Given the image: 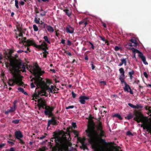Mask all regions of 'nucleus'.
<instances>
[{
    "label": "nucleus",
    "mask_w": 151,
    "mask_h": 151,
    "mask_svg": "<svg viewBox=\"0 0 151 151\" xmlns=\"http://www.w3.org/2000/svg\"><path fill=\"white\" fill-rule=\"evenodd\" d=\"M96 128L97 130H95L93 126L89 125L86 130L87 136L88 138V140L93 149L97 148L98 142L103 147H106L108 144L105 139L102 138L104 137H106V136L105 132L103 129L101 122L99 121Z\"/></svg>",
    "instance_id": "f257e3e1"
},
{
    "label": "nucleus",
    "mask_w": 151,
    "mask_h": 151,
    "mask_svg": "<svg viewBox=\"0 0 151 151\" xmlns=\"http://www.w3.org/2000/svg\"><path fill=\"white\" fill-rule=\"evenodd\" d=\"M36 68H34L32 71H30L31 73H33L35 76V77L33 78L31 80V81H32L33 80L34 81V82H32L31 83V88H33L35 87V85L37 87H40V84L41 83H44L45 85L49 87V85L47 84H49L51 83V81L47 79H46V82H45L40 79V76L44 73L45 72L44 71H42L38 65H36Z\"/></svg>",
    "instance_id": "f03ea898"
},
{
    "label": "nucleus",
    "mask_w": 151,
    "mask_h": 151,
    "mask_svg": "<svg viewBox=\"0 0 151 151\" xmlns=\"http://www.w3.org/2000/svg\"><path fill=\"white\" fill-rule=\"evenodd\" d=\"M54 88V86L51 85L50 87L45 85L44 83H41L40 84V87H37L35 90V92L32 96L33 99H38L40 96H44L47 97L48 94L46 92L47 91L50 93H53L52 90Z\"/></svg>",
    "instance_id": "7ed1b4c3"
},
{
    "label": "nucleus",
    "mask_w": 151,
    "mask_h": 151,
    "mask_svg": "<svg viewBox=\"0 0 151 151\" xmlns=\"http://www.w3.org/2000/svg\"><path fill=\"white\" fill-rule=\"evenodd\" d=\"M135 117L134 120L137 123L141 122L142 124L141 127L144 129H146L147 131L151 134V123L149 121L148 118L144 116L142 113L139 111H136L135 113Z\"/></svg>",
    "instance_id": "20e7f679"
},
{
    "label": "nucleus",
    "mask_w": 151,
    "mask_h": 151,
    "mask_svg": "<svg viewBox=\"0 0 151 151\" xmlns=\"http://www.w3.org/2000/svg\"><path fill=\"white\" fill-rule=\"evenodd\" d=\"M53 137L51 139L50 143L51 148L55 147L59 148L65 145L68 141L66 137L62 138L60 137L56 132H53Z\"/></svg>",
    "instance_id": "39448f33"
},
{
    "label": "nucleus",
    "mask_w": 151,
    "mask_h": 151,
    "mask_svg": "<svg viewBox=\"0 0 151 151\" xmlns=\"http://www.w3.org/2000/svg\"><path fill=\"white\" fill-rule=\"evenodd\" d=\"M37 106L40 109V108L45 109L44 113L45 115L47 116L51 111H52L55 108L53 107H50L47 105L46 102L45 100L40 98L38 99Z\"/></svg>",
    "instance_id": "423d86ee"
},
{
    "label": "nucleus",
    "mask_w": 151,
    "mask_h": 151,
    "mask_svg": "<svg viewBox=\"0 0 151 151\" xmlns=\"http://www.w3.org/2000/svg\"><path fill=\"white\" fill-rule=\"evenodd\" d=\"M13 63L15 65L14 66L13 64L11 63V65L12 66V69L11 70L10 72L11 73L14 75L19 72L20 69L23 72H26L25 66L23 64L18 62V60L16 62L15 60H14Z\"/></svg>",
    "instance_id": "0eeeda50"
},
{
    "label": "nucleus",
    "mask_w": 151,
    "mask_h": 151,
    "mask_svg": "<svg viewBox=\"0 0 151 151\" xmlns=\"http://www.w3.org/2000/svg\"><path fill=\"white\" fill-rule=\"evenodd\" d=\"M8 83L9 86H14L15 84H17L19 86H23V83L22 81V79L19 77L14 76V78L10 79L8 81Z\"/></svg>",
    "instance_id": "6e6552de"
},
{
    "label": "nucleus",
    "mask_w": 151,
    "mask_h": 151,
    "mask_svg": "<svg viewBox=\"0 0 151 151\" xmlns=\"http://www.w3.org/2000/svg\"><path fill=\"white\" fill-rule=\"evenodd\" d=\"M6 55H7V57L8 58L9 60L10 63L8 62H5V65H6V68L10 72L11 71V70L12 69V66H11V63L14 65V66L15 65V64H14L13 62V60H15L16 62L17 61V60L16 59H12V55H8L7 53H6Z\"/></svg>",
    "instance_id": "1a4fd4ad"
},
{
    "label": "nucleus",
    "mask_w": 151,
    "mask_h": 151,
    "mask_svg": "<svg viewBox=\"0 0 151 151\" xmlns=\"http://www.w3.org/2000/svg\"><path fill=\"white\" fill-rule=\"evenodd\" d=\"M27 42L28 43H30L29 45H32L38 49L42 50L43 51L42 52V53H47V54H49L48 52L47 51V50H48V49H47L46 48L42 47H41V45H37L35 43H34V42L33 41H30V40H29Z\"/></svg>",
    "instance_id": "9d476101"
},
{
    "label": "nucleus",
    "mask_w": 151,
    "mask_h": 151,
    "mask_svg": "<svg viewBox=\"0 0 151 151\" xmlns=\"http://www.w3.org/2000/svg\"><path fill=\"white\" fill-rule=\"evenodd\" d=\"M89 99V97L85 96H81L79 97V101L81 104H84L86 103L85 100H88Z\"/></svg>",
    "instance_id": "9b49d317"
},
{
    "label": "nucleus",
    "mask_w": 151,
    "mask_h": 151,
    "mask_svg": "<svg viewBox=\"0 0 151 151\" xmlns=\"http://www.w3.org/2000/svg\"><path fill=\"white\" fill-rule=\"evenodd\" d=\"M15 135L17 139H20L23 137L22 133L20 131H16L15 132Z\"/></svg>",
    "instance_id": "f8f14e48"
},
{
    "label": "nucleus",
    "mask_w": 151,
    "mask_h": 151,
    "mask_svg": "<svg viewBox=\"0 0 151 151\" xmlns=\"http://www.w3.org/2000/svg\"><path fill=\"white\" fill-rule=\"evenodd\" d=\"M26 39H27L26 37H23L21 39V42L23 43H26V44H27V46H31L29 45V44H30V43L29 44L27 42L29 40L30 41H33L34 42V43H35L34 40L33 39H28L27 40Z\"/></svg>",
    "instance_id": "ddd939ff"
},
{
    "label": "nucleus",
    "mask_w": 151,
    "mask_h": 151,
    "mask_svg": "<svg viewBox=\"0 0 151 151\" xmlns=\"http://www.w3.org/2000/svg\"><path fill=\"white\" fill-rule=\"evenodd\" d=\"M138 56L145 64V65H148V63L146 61L145 57L143 55L142 53H141L140 54H139Z\"/></svg>",
    "instance_id": "4468645a"
},
{
    "label": "nucleus",
    "mask_w": 151,
    "mask_h": 151,
    "mask_svg": "<svg viewBox=\"0 0 151 151\" xmlns=\"http://www.w3.org/2000/svg\"><path fill=\"white\" fill-rule=\"evenodd\" d=\"M74 29L71 27L70 25L66 27V31L67 33H73L74 32Z\"/></svg>",
    "instance_id": "2eb2a0df"
},
{
    "label": "nucleus",
    "mask_w": 151,
    "mask_h": 151,
    "mask_svg": "<svg viewBox=\"0 0 151 151\" xmlns=\"http://www.w3.org/2000/svg\"><path fill=\"white\" fill-rule=\"evenodd\" d=\"M51 124L53 125H56L58 124L57 121H55L51 120H49L47 123V127H49Z\"/></svg>",
    "instance_id": "dca6fc26"
},
{
    "label": "nucleus",
    "mask_w": 151,
    "mask_h": 151,
    "mask_svg": "<svg viewBox=\"0 0 151 151\" xmlns=\"http://www.w3.org/2000/svg\"><path fill=\"white\" fill-rule=\"evenodd\" d=\"M125 86L123 88L125 91L129 92V89H130V88L129 85L127 84L126 83H125Z\"/></svg>",
    "instance_id": "f3484780"
},
{
    "label": "nucleus",
    "mask_w": 151,
    "mask_h": 151,
    "mask_svg": "<svg viewBox=\"0 0 151 151\" xmlns=\"http://www.w3.org/2000/svg\"><path fill=\"white\" fill-rule=\"evenodd\" d=\"M63 11L66 14V15L68 17L70 16L71 14V12L68 9H66L63 10Z\"/></svg>",
    "instance_id": "a211bd4d"
},
{
    "label": "nucleus",
    "mask_w": 151,
    "mask_h": 151,
    "mask_svg": "<svg viewBox=\"0 0 151 151\" xmlns=\"http://www.w3.org/2000/svg\"><path fill=\"white\" fill-rule=\"evenodd\" d=\"M130 42L133 44L134 46H136L138 45V43L136 40L134 38L130 40Z\"/></svg>",
    "instance_id": "6ab92c4d"
},
{
    "label": "nucleus",
    "mask_w": 151,
    "mask_h": 151,
    "mask_svg": "<svg viewBox=\"0 0 151 151\" xmlns=\"http://www.w3.org/2000/svg\"><path fill=\"white\" fill-rule=\"evenodd\" d=\"M46 29L49 32H52L54 31V29L50 25L47 26Z\"/></svg>",
    "instance_id": "aec40b11"
},
{
    "label": "nucleus",
    "mask_w": 151,
    "mask_h": 151,
    "mask_svg": "<svg viewBox=\"0 0 151 151\" xmlns=\"http://www.w3.org/2000/svg\"><path fill=\"white\" fill-rule=\"evenodd\" d=\"M133 44L132 43H129L127 45H126V47L129 49L132 50V48H134L132 47Z\"/></svg>",
    "instance_id": "412c9836"
},
{
    "label": "nucleus",
    "mask_w": 151,
    "mask_h": 151,
    "mask_svg": "<svg viewBox=\"0 0 151 151\" xmlns=\"http://www.w3.org/2000/svg\"><path fill=\"white\" fill-rule=\"evenodd\" d=\"M40 45L42 47L46 48L47 49H48V48L47 47V45L45 41H43Z\"/></svg>",
    "instance_id": "4be33fe9"
},
{
    "label": "nucleus",
    "mask_w": 151,
    "mask_h": 151,
    "mask_svg": "<svg viewBox=\"0 0 151 151\" xmlns=\"http://www.w3.org/2000/svg\"><path fill=\"white\" fill-rule=\"evenodd\" d=\"M15 110V109H14L12 108H11L10 109L6 111L5 113L6 114H8L9 113L13 112Z\"/></svg>",
    "instance_id": "5701e85b"
},
{
    "label": "nucleus",
    "mask_w": 151,
    "mask_h": 151,
    "mask_svg": "<svg viewBox=\"0 0 151 151\" xmlns=\"http://www.w3.org/2000/svg\"><path fill=\"white\" fill-rule=\"evenodd\" d=\"M132 48V51L133 52V53H134L135 54L136 53H139V54H140L141 53H142V52H141L139 51V50H137L136 49H135L134 48Z\"/></svg>",
    "instance_id": "b1692460"
},
{
    "label": "nucleus",
    "mask_w": 151,
    "mask_h": 151,
    "mask_svg": "<svg viewBox=\"0 0 151 151\" xmlns=\"http://www.w3.org/2000/svg\"><path fill=\"white\" fill-rule=\"evenodd\" d=\"M81 147L82 149H83L84 150H88V148L87 147L86 144H85V142H83L82 143V146Z\"/></svg>",
    "instance_id": "393cba45"
},
{
    "label": "nucleus",
    "mask_w": 151,
    "mask_h": 151,
    "mask_svg": "<svg viewBox=\"0 0 151 151\" xmlns=\"http://www.w3.org/2000/svg\"><path fill=\"white\" fill-rule=\"evenodd\" d=\"M43 39L44 40V41H45L46 42H47L49 44H51V42L49 40L48 37L47 36H44L43 37Z\"/></svg>",
    "instance_id": "a878e982"
},
{
    "label": "nucleus",
    "mask_w": 151,
    "mask_h": 151,
    "mask_svg": "<svg viewBox=\"0 0 151 151\" xmlns=\"http://www.w3.org/2000/svg\"><path fill=\"white\" fill-rule=\"evenodd\" d=\"M41 25V27L44 28H46V27L48 25L47 24L45 23L44 22H42V21H41V22L40 24Z\"/></svg>",
    "instance_id": "bb28decb"
},
{
    "label": "nucleus",
    "mask_w": 151,
    "mask_h": 151,
    "mask_svg": "<svg viewBox=\"0 0 151 151\" xmlns=\"http://www.w3.org/2000/svg\"><path fill=\"white\" fill-rule=\"evenodd\" d=\"M119 71L120 73L121 74V75H122L123 76H125L124 75V69L121 68H120L119 70Z\"/></svg>",
    "instance_id": "cd10ccee"
},
{
    "label": "nucleus",
    "mask_w": 151,
    "mask_h": 151,
    "mask_svg": "<svg viewBox=\"0 0 151 151\" xmlns=\"http://www.w3.org/2000/svg\"><path fill=\"white\" fill-rule=\"evenodd\" d=\"M113 117H116L118 118L120 120H122V118L120 114H116L113 115Z\"/></svg>",
    "instance_id": "c85d7f7f"
},
{
    "label": "nucleus",
    "mask_w": 151,
    "mask_h": 151,
    "mask_svg": "<svg viewBox=\"0 0 151 151\" xmlns=\"http://www.w3.org/2000/svg\"><path fill=\"white\" fill-rule=\"evenodd\" d=\"M121 62L124 64L125 66L127 65V60L126 59L122 58L121 59Z\"/></svg>",
    "instance_id": "c756f323"
},
{
    "label": "nucleus",
    "mask_w": 151,
    "mask_h": 151,
    "mask_svg": "<svg viewBox=\"0 0 151 151\" xmlns=\"http://www.w3.org/2000/svg\"><path fill=\"white\" fill-rule=\"evenodd\" d=\"M19 119L14 120L12 121V123L15 124H17L19 123Z\"/></svg>",
    "instance_id": "7c9ffc66"
},
{
    "label": "nucleus",
    "mask_w": 151,
    "mask_h": 151,
    "mask_svg": "<svg viewBox=\"0 0 151 151\" xmlns=\"http://www.w3.org/2000/svg\"><path fill=\"white\" fill-rule=\"evenodd\" d=\"M59 90V89L58 88H56L55 86V87L54 86V88L52 90L53 93L54 94L55 93H57L56 91H58Z\"/></svg>",
    "instance_id": "2f4dec72"
},
{
    "label": "nucleus",
    "mask_w": 151,
    "mask_h": 151,
    "mask_svg": "<svg viewBox=\"0 0 151 151\" xmlns=\"http://www.w3.org/2000/svg\"><path fill=\"white\" fill-rule=\"evenodd\" d=\"M129 69L131 70V71L128 73L129 75L131 76L134 75V71L131 68H129Z\"/></svg>",
    "instance_id": "473e14b6"
},
{
    "label": "nucleus",
    "mask_w": 151,
    "mask_h": 151,
    "mask_svg": "<svg viewBox=\"0 0 151 151\" xmlns=\"http://www.w3.org/2000/svg\"><path fill=\"white\" fill-rule=\"evenodd\" d=\"M133 117V115L132 114L130 113L127 115V119L128 120H129V119H132Z\"/></svg>",
    "instance_id": "72a5a7b5"
},
{
    "label": "nucleus",
    "mask_w": 151,
    "mask_h": 151,
    "mask_svg": "<svg viewBox=\"0 0 151 151\" xmlns=\"http://www.w3.org/2000/svg\"><path fill=\"white\" fill-rule=\"evenodd\" d=\"M15 6L17 8L19 9V6H18V4H19V1H18L17 0H15Z\"/></svg>",
    "instance_id": "f704fd0d"
},
{
    "label": "nucleus",
    "mask_w": 151,
    "mask_h": 151,
    "mask_svg": "<svg viewBox=\"0 0 151 151\" xmlns=\"http://www.w3.org/2000/svg\"><path fill=\"white\" fill-rule=\"evenodd\" d=\"M40 19L39 18L37 19L36 17H35V23L37 24H40Z\"/></svg>",
    "instance_id": "c9c22d12"
},
{
    "label": "nucleus",
    "mask_w": 151,
    "mask_h": 151,
    "mask_svg": "<svg viewBox=\"0 0 151 151\" xmlns=\"http://www.w3.org/2000/svg\"><path fill=\"white\" fill-rule=\"evenodd\" d=\"M99 37L103 41H105V43H108V41L107 40H105V38L104 37H102L101 36H99Z\"/></svg>",
    "instance_id": "e433bc0d"
},
{
    "label": "nucleus",
    "mask_w": 151,
    "mask_h": 151,
    "mask_svg": "<svg viewBox=\"0 0 151 151\" xmlns=\"http://www.w3.org/2000/svg\"><path fill=\"white\" fill-rule=\"evenodd\" d=\"M33 28L34 30V31H37L38 30V29L37 27L35 24H34L33 25Z\"/></svg>",
    "instance_id": "4c0bfd02"
},
{
    "label": "nucleus",
    "mask_w": 151,
    "mask_h": 151,
    "mask_svg": "<svg viewBox=\"0 0 151 151\" xmlns=\"http://www.w3.org/2000/svg\"><path fill=\"white\" fill-rule=\"evenodd\" d=\"M18 90L20 92H22V93L24 92V89L22 88L19 87L18 88Z\"/></svg>",
    "instance_id": "58836bf2"
},
{
    "label": "nucleus",
    "mask_w": 151,
    "mask_h": 151,
    "mask_svg": "<svg viewBox=\"0 0 151 151\" xmlns=\"http://www.w3.org/2000/svg\"><path fill=\"white\" fill-rule=\"evenodd\" d=\"M127 134L128 136H133V134L129 131H128L127 132Z\"/></svg>",
    "instance_id": "ea45409f"
},
{
    "label": "nucleus",
    "mask_w": 151,
    "mask_h": 151,
    "mask_svg": "<svg viewBox=\"0 0 151 151\" xmlns=\"http://www.w3.org/2000/svg\"><path fill=\"white\" fill-rule=\"evenodd\" d=\"M17 30L19 32H20L22 31V28L21 27L17 26Z\"/></svg>",
    "instance_id": "a19ab883"
},
{
    "label": "nucleus",
    "mask_w": 151,
    "mask_h": 151,
    "mask_svg": "<svg viewBox=\"0 0 151 151\" xmlns=\"http://www.w3.org/2000/svg\"><path fill=\"white\" fill-rule=\"evenodd\" d=\"M140 82V81L139 80L137 79H135V80L134 81V83H135L136 84H137L139 85V84H139V83Z\"/></svg>",
    "instance_id": "79ce46f5"
},
{
    "label": "nucleus",
    "mask_w": 151,
    "mask_h": 151,
    "mask_svg": "<svg viewBox=\"0 0 151 151\" xmlns=\"http://www.w3.org/2000/svg\"><path fill=\"white\" fill-rule=\"evenodd\" d=\"M124 76H123L122 75L120 76L119 79L120 81L123 80H124Z\"/></svg>",
    "instance_id": "37998d69"
},
{
    "label": "nucleus",
    "mask_w": 151,
    "mask_h": 151,
    "mask_svg": "<svg viewBox=\"0 0 151 151\" xmlns=\"http://www.w3.org/2000/svg\"><path fill=\"white\" fill-rule=\"evenodd\" d=\"M120 49V47H119L117 46H116L114 48V50L116 51H118Z\"/></svg>",
    "instance_id": "c03bdc74"
},
{
    "label": "nucleus",
    "mask_w": 151,
    "mask_h": 151,
    "mask_svg": "<svg viewBox=\"0 0 151 151\" xmlns=\"http://www.w3.org/2000/svg\"><path fill=\"white\" fill-rule=\"evenodd\" d=\"M74 106L73 105L68 106L66 107V109H73L74 107Z\"/></svg>",
    "instance_id": "a18cd8bd"
},
{
    "label": "nucleus",
    "mask_w": 151,
    "mask_h": 151,
    "mask_svg": "<svg viewBox=\"0 0 151 151\" xmlns=\"http://www.w3.org/2000/svg\"><path fill=\"white\" fill-rule=\"evenodd\" d=\"M88 42L91 45L92 49L93 50L94 49V46L93 44L90 41Z\"/></svg>",
    "instance_id": "49530a36"
},
{
    "label": "nucleus",
    "mask_w": 151,
    "mask_h": 151,
    "mask_svg": "<svg viewBox=\"0 0 151 151\" xmlns=\"http://www.w3.org/2000/svg\"><path fill=\"white\" fill-rule=\"evenodd\" d=\"M72 127L75 129L76 127V124L75 122H73L72 124Z\"/></svg>",
    "instance_id": "de8ad7c7"
},
{
    "label": "nucleus",
    "mask_w": 151,
    "mask_h": 151,
    "mask_svg": "<svg viewBox=\"0 0 151 151\" xmlns=\"http://www.w3.org/2000/svg\"><path fill=\"white\" fill-rule=\"evenodd\" d=\"M72 96L73 98H75L76 96V94L73 91H72Z\"/></svg>",
    "instance_id": "09e8293b"
},
{
    "label": "nucleus",
    "mask_w": 151,
    "mask_h": 151,
    "mask_svg": "<svg viewBox=\"0 0 151 151\" xmlns=\"http://www.w3.org/2000/svg\"><path fill=\"white\" fill-rule=\"evenodd\" d=\"M47 13V12L45 11H44L42 13H41L40 14V16H45Z\"/></svg>",
    "instance_id": "8fccbe9b"
},
{
    "label": "nucleus",
    "mask_w": 151,
    "mask_h": 151,
    "mask_svg": "<svg viewBox=\"0 0 151 151\" xmlns=\"http://www.w3.org/2000/svg\"><path fill=\"white\" fill-rule=\"evenodd\" d=\"M45 137H46L45 136L43 135L40 137H38L37 138L40 139H43L45 138Z\"/></svg>",
    "instance_id": "3c124183"
},
{
    "label": "nucleus",
    "mask_w": 151,
    "mask_h": 151,
    "mask_svg": "<svg viewBox=\"0 0 151 151\" xmlns=\"http://www.w3.org/2000/svg\"><path fill=\"white\" fill-rule=\"evenodd\" d=\"M17 102V101L16 100H15L13 103L14 104V108H15L17 106L16 103Z\"/></svg>",
    "instance_id": "603ef678"
},
{
    "label": "nucleus",
    "mask_w": 151,
    "mask_h": 151,
    "mask_svg": "<svg viewBox=\"0 0 151 151\" xmlns=\"http://www.w3.org/2000/svg\"><path fill=\"white\" fill-rule=\"evenodd\" d=\"M139 89L138 90L139 91H141V89L143 87V86H141L140 84H139Z\"/></svg>",
    "instance_id": "864d4df0"
},
{
    "label": "nucleus",
    "mask_w": 151,
    "mask_h": 151,
    "mask_svg": "<svg viewBox=\"0 0 151 151\" xmlns=\"http://www.w3.org/2000/svg\"><path fill=\"white\" fill-rule=\"evenodd\" d=\"M72 43L69 40H68L67 45L69 46L71 45Z\"/></svg>",
    "instance_id": "5fc2aeb1"
},
{
    "label": "nucleus",
    "mask_w": 151,
    "mask_h": 151,
    "mask_svg": "<svg viewBox=\"0 0 151 151\" xmlns=\"http://www.w3.org/2000/svg\"><path fill=\"white\" fill-rule=\"evenodd\" d=\"M143 74H144V76L145 77V78H148V75H147V73L146 72H144Z\"/></svg>",
    "instance_id": "6e6d98bb"
},
{
    "label": "nucleus",
    "mask_w": 151,
    "mask_h": 151,
    "mask_svg": "<svg viewBox=\"0 0 151 151\" xmlns=\"http://www.w3.org/2000/svg\"><path fill=\"white\" fill-rule=\"evenodd\" d=\"M19 37H23V32L22 31L21 32H19Z\"/></svg>",
    "instance_id": "4d7b16f0"
},
{
    "label": "nucleus",
    "mask_w": 151,
    "mask_h": 151,
    "mask_svg": "<svg viewBox=\"0 0 151 151\" xmlns=\"http://www.w3.org/2000/svg\"><path fill=\"white\" fill-rule=\"evenodd\" d=\"M84 20H83L79 22V24L80 25L84 22Z\"/></svg>",
    "instance_id": "13d9d810"
},
{
    "label": "nucleus",
    "mask_w": 151,
    "mask_h": 151,
    "mask_svg": "<svg viewBox=\"0 0 151 151\" xmlns=\"http://www.w3.org/2000/svg\"><path fill=\"white\" fill-rule=\"evenodd\" d=\"M49 115H48V117H50L52 116L53 115V114L52 113V111H51L50 112V113H48Z\"/></svg>",
    "instance_id": "bf43d9fd"
},
{
    "label": "nucleus",
    "mask_w": 151,
    "mask_h": 151,
    "mask_svg": "<svg viewBox=\"0 0 151 151\" xmlns=\"http://www.w3.org/2000/svg\"><path fill=\"white\" fill-rule=\"evenodd\" d=\"M6 145L5 143H3L1 144H0V148H1Z\"/></svg>",
    "instance_id": "052dcab7"
},
{
    "label": "nucleus",
    "mask_w": 151,
    "mask_h": 151,
    "mask_svg": "<svg viewBox=\"0 0 151 151\" xmlns=\"http://www.w3.org/2000/svg\"><path fill=\"white\" fill-rule=\"evenodd\" d=\"M100 83L101 84H103L104 85H106V83L105 81H101Z\"/></svg>",
    "instance_id": "680f3d73"
},
{
    "label": "nucleus",
    "mask_w": 151,
    "mask_h": 151,
    "mask_svg": "<svg viewBox=\"0 0 151 151\" xmlns=\"http://www.w3.org/2000/svg\"><path fill=\"white\" fill-rule=\"evenodd\" d=\"M65 40L63 39H62L61 40V43L64 44H65Z\"/></svg>",
    "instance_id": "e2e57ef3"
},
{
    "label": "nucleus",
    "mask_w": 151,
    "mask_h": 151,
    "mask_svg": "<svg viewBox=\"0 0 151 151\" xmlns=\"http://www.w3.org/2000/svg\"><path fill=\"white\" fill-rule=\"evenodd\" d=\"M132 57L133 58H134L135 59L137 60V58L136 57V55L135 54L133 53V55L132 56Z\"/></svg>",
    "instance_id": "0e129e2a"
},
{
    "label": "nucleus",
    "mask_w": 151,
    "mask_h": 151,
    "mask_svg": "<svg viewBox=\"0 0 151 151\" xmlns=\"http://www.w3.org/2000/svg\"><path fill=\"white\" fill-rule=\"evenodd\" d=\"M8 142L9 144H11L12 145H14V143L13 142L10 141H8Z\"/></svg>",
    "instance_id": "69168bd1"
},
{
    "label": "nucleus",
    "mask_w": 151,
    "mask_h": 151,
    "mask_svg": "<svg viewBox=\"0 0 151 151\" xmlns=\"http://www.w3.org/2000/svg\"><path fill=\"white\" fill-rule=\"evenodd\" d=\"M7 151H15L13 147L10 148L9 150H7Z\"/></svg>",
    "instance_id": "338daca9"
},
{
    "label": "nucleus",
    "mask_w": 151,
    "mask_h": 151,
    "mask_svg": "<svg viewBox=\"0 0 151 151\" xmlns=\"http://www.w3.org/2000/svg\"><path fill=\"white\" fill-rule=\"evenodd\" d=\"M65 53L67 55H69L70 56H71L72 55V54H71V53L69 52H65Z\"/></svg>",
    "instance_id": "774afa93"
}]
</instances>
